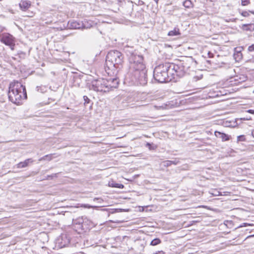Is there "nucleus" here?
Returning <instances> with one entry per match:
<instances>
[{
	"instance_id": "6e6552de",
	"label": "nucleus",
	"mask_w": 254,
	"mask_h": 254,
	"mask_svg": "<svg viewBox=\"0 0 254 254\" xmlns=\"http://www.w3.org/2000/svg\"><path fill=\"white\" fill-rule=\"evenodd\" d=\"M0 41L5 45L8 46L11 45L12 43L14 41V38L8 33H4L0 34Z\"/></svg>"
},
{
	"instance_id": "4be33fe9",
	"label": "nucleus",
	"mask_w": 254,
	"mask_h": 254,
	"mask_svg": "<svg viewBox=\"0 0 254 254\" xmlns=\"http://www.w3.org/2000/svg\"><path fill=\"white\" fill-rule=\"evenodd\" d=\"M71 27L73 29H80L83 27V24H81L76 21H73L71 23Z\"/></svg>"
},
{
	"instance_id": "f3484780",
	"label": "nucleus",
	"mask_w": 254,
	"mask_h": 254,
	"mask_svg": "<svg viewBox=\"0 0 254 254\" xmlns=\"http://www.w3.org/2000/svg\"><path fill=\"white\" fill-rule=\"evenodd\" d=\"M237 48L235 49V53L233 57L235 61L237 62H240L243 58V55L241 51H237Z\"/></svg>"
},
{
	"instance_id": "de8ad7c7",
	"label": "nucleus",
	"mask_w": 254,
	"mask_h": 254,
	"mask_svg": "<svg viewBox=\"0 0 254 254\" xmlns=\"http://www.w3.org/2000/svg\"><path fill=\"white\" fill-rule=\"evenodd\" d=\"M40 88V87H39V86H37V90H38V91H39V88Z\"/></svg>"
},
{
	"instance_id": "58836bf2",
	"label": "nucleus",
	"mask_w": 254,
	"mask_h": 254,
	"mask_svg": "<svg viewBox=\"0 0 254 254\" xmlns=\"http://www.w3.org/2000/svg\"><path fill=\"white\" fill-rule=\"evenodd\" d=\"M248 113L254 114V110L250 109L247 111Z\"/></svg>"
},
{
	"instance_id": "2eb2a0df",
	"label": "nucleus",
	"mask_w": 254,
	"mask_h": 254,
	"mask_svg": "<svg viewBox=\"0 0 254 254\" xmlns=\"http://www.w3.org/2000/svg\"><path fill=\"white\" fill-rule=\"evenodd\" d=\"M31 5V2L28 0H21L19 3L20 9L23 11L27 10Z\"/></svg>"
},
{
	"instance_id": "6ab92c4d",
	"label": "nucleus",
	"mask_w": 254,
	"mask_h": 254,
	"mask_svg": "<svg viewBox=\"0 0 254 254\" xmlns=\"http://www.w3.org/2000/svg\"><path fill=\"white\" fill-rule=\"evenodd\" d=\"M135 245L137 247V249L139 251H143L145 247L143 242L141 241H138L135 242Z\"/></svg>"
},
{
	"instance_id": "2f4dec72",
	"label": "nucleus",
	"mask_w": 254,
	"mask_h": 254,
	"mask_svg": "<svg viewBox=\"0 0 254 254\" xmlns=\"http://www.w3.org/2000/svg\"><path fill=\"white\" fill-rule=\"evenodd\" d=\"M249 13H250L249 11H244L242 12L241 15L244 17H248L250 15Z\"/></svg>"
},
{
	"instance_id": "f8f14e48",
	"label": "nucleus",
	"mask_w": 254,
	"mask_h": 254,
	"mask_svg": "<svg viewBox=\"0 0 254 254\" xmlns=\"http://www.w3.org/2000/svg\"><path fill=\"white\" fill-rule=\"evenodd\" d=\"M57 243L60 247L63 248L66 247L70 243V241L66 235H62L58 239Z\"/></svg>"
},
{
	"instance_id": "7ed1b4c3",
	"label": "nucleus",
	"mask_w": 254,
	"mask_h": 254,
	"mask_svg": "<svg viewBox=\"0 0 254 254\" xmlns=\"http://www.w3.org/2000/svg\"><path fill=\"white\" fill-rule=\"evenodd\" d=\"M8 97L9 101L15 104H19L21 101L27 99L26 87L18 81L10 83Z\"/></svg>"
},
{
	"instance_id": "ddd939ff",
	"label": "nucleus",
	"mask_w": 254,
	"mask_h": 254,
	"mask_svg": "<svg viewBox=\"0 0 254 254\" xmlns=\"http://www.w3.org/2000/svg\"><path fill=\"white\" fill-rule=\"evenodd\" d=\"M72 84L73 86L79 87L81 83V75L76 73L72 76Z\"/></svg>"
},
{
	"instance_id": "9b49d317",
	"label": "nucleus",
	"mask_w": 254,
	"mask_h": 254,
	"mask_svg": "<svg viewBox=\"0 0 254 254\" xmlns=\"http://www.w3.org/2000/svg\"><path fill=\"white\" fill-rule=\"evenodd\" d=\"M84 218L83 217H81L72 220V224L76 229V231H78V233L81 232V226H82Z\"/></svg>"
},
{
	"instance_id": "c03bdc74",
	"label": "nucleus",
	"mask_w": 254,
	"mask_h": 254,
	"mask_svg": "<svg viewBox=\"0 0 254 254\" xmlns=\"http://www.w3.org/2000/svg\"><path fill=\"white\" fill-rule=\"evenodd\" d=\"M245 78H246V77L244 76L243 77V79L242 80L239 81V82H241L244 81L245 80Z\"/></svg>"
},
{
	"instance_id": "4468645a",
	"label": "nucleus",
	"mask_w": 254,
	"mask_h": 254,
	"mask_svg": "<svg viewBox=\"0 0 254 254\" xmlns=\"http://www.w3.org/2000/svg\"><path fill=\"white\" fill-rule=\"evenodd\" d=\"M215 136L218 138H220L222 141H228L230 140V137L226 133L221 132L218 131H215L214 132Z\"/></svg>"
},
{
	"instance_id": "9d476101",
	"label": "nucleus",
	"mask_w": 254,
	"mask_h": 254,
	"mask_svg": "<svg viewBox=\"0 0 254 254\" xmlns=\"http://www.w3.org/2000/svg\"><path fill=\"white\" fill-rule=\"evenodd\" d=\"M94 226V223L89 219L87 218L86 217L84 218L83 222L82 224V232H86L87 231H89L90 229H91L92 228H93Z\"/></svg>"
},
{
	"instance_id": "ea45409f",
	"label": "nucleus",
	"mask_w": 254,
	"mask_h": 254,
	"mask_svg": "<svg viewBox=\"0 0 254 254\" xmlns=\"http://www.w3.org/2000/svg\"><path fill=\"white\" fill-rule=\"evenodd\" d=\"M248 225H249V224L245 223L243 224V225H241L239 227L240 228V227H242L243 226L246 227V226H247Z\"/></svg>"
},
{
	"instance_id": "c85d7f7f",
	"label": "nucleus",
	"mask_w": 254,
	"mask_h": 254,
	"mask_svg": "<svg viewBox=\"0 0 254 254\" xmlns=\"http://www.w3.org/2000/svg\"><path fill=\"white\" fill-rule=\"evenodd\" d=\"M83 99L84 100V104L87 105V104H89L91 102V100L88 98L86 96H83Z\"/></svg>"
},
{
	"instance_id": "a878e982",
	"label": "nucleus",
	"mask_w": 254,
	"mask_h": 254,
	"mask_svg": "<svg viewBox=\"0 0 254 254\" xmlns=\"http://www.w3.org/2000/svg\"><path fill=\"white\" fill-rule=\"evenodd\" d=\"M252 118L251 117H246L244 118H237L236 119V125H238V124H241V122L238 123V121H248V120H251Z\"/></svg>"
},
{
	"instance_id": "cd10ccee",
	"label": "nucleus",
	"mask_w": 254,
	"mask_h": 254,
	"mask_svg": "<svg viewBox=\"0 0 254 254\" xmlns=\"http://www.w3.org/2000/svg\"><path fill=\"white\" fill-rule=\"evenodd\" d=\"M58 173H55V174H53L51 175H48L47 176L46 179L47 180H52L54 178H57V177H58Z\"/></svg>"
},
{
	"instance_id": "423d86ee",
	"label": "nucleus",
	"mask_w": 254,
	"mask_h": 254,
	"mask_svg": "<svg viewBox=\"0 0 254 254\" xmlns=\"http://www.w3.org/2000/svg\"><path fill=\"white\" fill-rule=\"evenodd\" d=\"M90 89L96 91L108 92L106 87V79L104 78H99L92 81Z\"/></svg>"
},
{
	"instance_id": "7c9ffc66",
	"label": "nucleus",
	"mask_w": 254,
	"mask_h": 254,
	"mask_svg": "<svg viewBox=\"0 0 254 254\" xmlns=\"http://www.w3.org/2000/svg\"><path fill=\"white\" fill-rule=\"evenodd\" d=\"M250 0H241L242 5L244 6L247 5L250 3Z\"/></svg>"
},
{
	"instance_id": "39448f33",
	"label": "nucleus",
	"mask_w": 254,
	"mask_h": 254,
	"mask_svg": "<svg viewBox=\"0 0 254 254\" xmlns=\"http://www.w3.org/2000/svg\"><path fill=\"white\" fill-rule=\"evenodd\" d=\"M186 73L180 63L177 64L170 63V80L171 81H177L179 78L184 76Z\"/></svg>"
},
{
	"instance_id": "1a4fd4ad",
	"label": "nucleus",
	"mask_w": 254,
	"mask_h": 254,
	"mask_svg": "<svg viewBox=\"0 0 254 254\" xmlns=\"http://www.w3.org/2000/svg\"><path fill=\"white\" fill-rule=\"evenodd\" d=\"M196 62L192 58H187L185 61H183L180 64L187 73L190 68L195 65Z\"/></svg>"
},
{
	"instance_id": "bb28decb",
	"label": "nucleus",
	"mask_w": 254,
	"mask_h": 254,
	"mask_svg": "<svg viewBox=\"0 0 254 254\" xmlns=\"http://www.w3.org/2000/svg\"><path fill=\"white\" fill-rule=\"evenodd\" d=\"M162 164L164 167H169L171 165V160H166L162 162Z\"/></svg>"
},
{
	"instance_id": "e433bc0d",
	"label": "nucleus",
	"mask_w": 254,
	"mask_h": 254,
	"mask_svg": "<svg viewBox=\"0 0 254 254\" xmlns=\"http://www.w3.org/2000/svg\"><path fill=\"white\" fill-rule=\"evenodd\" d=\"M165 252L163 251L156 252L154 254H165Z\"/></svg>"
},
{
	"instance_id": "09e8293b",
	"label": "nucleus",
	"mask_w": 254,
	"mask_h": 254,
	"mask_svg": "<svg viewBox=\"0 0 254 254\" xmlns=\"http://www.w3.org/2000/svg\"><path fill=\"white\" fill-rule=\"evenodd\" d=\"M206 62H207V63H208L209 64H210V62H211L210 61H207Z\"/></svg>"
},
{
	"instance_id": "37998d69",
	"label": "nucleus",
	"mask_w": 254,
	"mask_h": 254,
	"mask_svg": "<svg viewBox=\"0 0 254 254\" xmlns=\"http://www.w3.org/2000/svg\"><path fill=\"white\" fill-rule=\"evenodd\" d=\"M249 61L252 63H254V57L252 59H250Z\"/></svg>"
},
{
	"instance_id": "aec40b11",
	"label": "nucleus",
	"mask_w": 254,
	"mask_h": 254,
	"mask_svg": "<svg viewBox=\"0 0 254 254\" xmlns=\"http://www.w3.org/2000/svg\"><path fill=\"white\" fill-rule=\"evenodd\" d=\"M168 35L170 36H178L180 35L179 29L175 28L173 30L169 32Z\"/></svg>"
},
{
	"instance_id": "4c0bfd02",
	"label": "nucleus",
	"mask_w": 254,
	"mask_h": 254,
	"mask_svg": "<svg viewBox=\"0 0 254 254\" xmlns=\"http://www.w3.org/2000/svg\"><path fill=\"white\" fill-rule=\"evenodd\" d=\"M179 161H177L176 160H174V161H171V165L172 164L177 165L179 163Z\"/></svg>"
},
{
	"instance_id": "f704fd0d",
	"label": "nucleus",
	"mask_w": 254,
	"mask_h": 254,
	"mask_svg": "<svg viewBox=\"0 0 254 254\" xmlns=\"http://www.w3.org/2000/svg\"><path fill=\"white\" fill-rule=\"evenodd\" d=\"M8 46H9V47L10 48V49L12 50H13L14 49V47H15L14 41L12 43L11 45H9Z\"/></svg>"
},
{
	"instance_id": "79ce46f5",
	"label": "nucleus",
	"mask_w": 254,
	"mask_h": 254,
	"mask_svg": "<svg viewBox=\"0 0 254 254\" xmlns=\"http://www.w3.org/2000/svg\"><path fill=\"white\" fill-rule=\"evenodd\" d=\"M219 193H220V192L216 191V192H215V193H212V194H213V195H214L217 196V195H219Z\"/></svg>"
},
{
	"instance_id": "a211bd4d",
	"label": "nucleus",
	"mask_w": 254,
	"mask_h": 254,
	"mask_svg": "<svg viewBox=\"0 0 254 254\" xmlns=\"http://www.w3.org/2000/svg\"><path fill=\"white\" fill-rule=\"evenodd\" d=\"M242 29L246 31H253L254 30V24L250 23V24H244L242 25Z\"/></svg>"
},
{
	"instance_id": "f257e3e1",
	"label": "nucleus",
	"mask_w": 254,
	"mask_h": 254,
	"mask_svg": "<svg viewBox=\"0 0 254 254\" xmlns=\"http://www.w3.org/2000/svg\"><path fill=\"white\" fill-rule=\"evenodd\" d=\"M128 60V70L126 78L134 84L145 85L147 83V70L143 55L132 47L124 49Z\"/></svg>"
},
{
	"instance_id": "5701e85b",
	"label": "nucleus",
	"mask_w": 254,
	"mask_h": 254,
	"mask_svg": "<svg viewBox=\"0 0 254 254\" xmlns=\"http://www.w3.org/2000/svg\"><path fill=\"white\" fill-rule=\"evenodd\" d=\"M161 243V240L159 238H155L151 241L150 245L152 246H156Z\"/></svg>"
},
{
	"instance_id": "dca6fc26",
	"label": "nucleus",
	"mask_w": 254,
	"mask_h": 254,
	"mask_svg": "<svg viewBox=\"0 0 254 254\" xmlns=\"http://www.w3.org/2000/svg\"><path fill=\"white\" fill-rule=\"evenodd\" d=\"M33 161L31 158L26 159L24 161L20 162L19 163H18L17 164V167L18 168H23L26 167L27 166H28L29 163H32Z\"/></svg>"
},
{
	"instance_id": "72a5a7b5",
	"label": "nucleus",
	"mask_w": 254,
	"mask_h": 254,
	"mask_svg": "<svg viewBox=\"0 0 254 254\" xmlns=\"http://www.w3.org/2000/svg\"><path fill=\"white\" fill-rule=\"evenodd\" d=\"M248 51L249 52H254V44H252V45L248 47Z\"/></svg>"
},
{
	"instance_id": "8fccbe9b",
	"label": "nucleus",
	"mask_w": 254,
	"mask_h": 254,
	"mask_svg": "<svg viewBox=\"0 0 254 254\" xmlns=\"http://www.w3.org/2000/svg\"><path fill=\"white\" fill-rule=\"evenodd\" d=\"M158 0H154V1H155L156 2H157Z\"/></svg>"
},
{
	"instance_id": "412c9836",
	"label": "nucleus",
	"mask_w": 254,
	"mask_h": 254,
	"mask_svg": "<svg viewBox=\"0 0 254 254\" xmlns=\"http://www.w3.org/2000/svg\"><path fill=\"white\" fill-rule=\"evenodd\" d=\"M183 5L187 8L193 7V3L190 0H186L183 2Z\"/></svg>"
},
{
	"instance_id": "473e14b6",
	"label": "nucleus",
	"mask_w": 254,
	"mask_h": 254,
	"mask_svg": "<svg viewBox=\"0 0 254 254\" xmlns=\"http://www.w3.org/2000/svg\"><path fill=\"white\" fill-rule=\"evenodd\" d=\"M146 146L148 147L150 150H153L154 149V147L152 146V144L149 142H147L146 144Z\"/></svg>"
},
{
	"instance_id": "a18cd8bd",
	"label": "nucleus",
	"mask_w": 254,
	"mask_h": 254,
	"mask_svg": "<svg viewBox=\"0 0 254 254\" xmlns=\"http://www.w3.org/2000/svg\"><path fill=\"white\" fill-rule=\"evenodd\" d=\"M252 135L254 137V130L252 131Z\"/></svg>"
},
{
	"instance_id": "c756f323",
	"label": "nucleus",
	"mask_w": 254,
	"mask_h": 254,
	"mask_svg": "<svg viewBox=\"0 0 254 254\" xmlns=\"http://www.w3.org/2000/svg\"><path fill=\"white\" fill-rule=\"evenodd\" d=\"M245 140V136L244 135H241L237 137L238 141H244Z\"/></svg>"
},
{
	"instance_id": "20e7f679",
	"label": "nucleus",
	"mask_w": 254,
	"mask_h": 254,
	"mask_svg": "<svg viewBox=\"0 0 254 254\" xmlns=\"http://www.w3.org/2000/svg\"><path fill=\"white\" fill-rule=\"evenodd\" d=\"M153 78L159 83L171 81L170 75V63L160 64L154 69Z\"/></svg>"
},
{
	"instance_id": "b1692460",
	"label": "nucleus",
	"mask_w": 254,
	"mask_h": 254,
	"mask_svg": "<svg viewBox=\"0 0 254 254\" xmlns=\"http://www.w3.org/2000/svg\"><path fill=\"white\" fill-rule=\"evenodd\" d=\"M109 186L113 188H116L119 189H123L124 188V186L121 184H118L116 183H109Z\"/></svg>"
},
{
	"instance_id": "49530a36",
	"label": "nucleus",
	"mask_w": 254,
	"mask_h": 254,
	"mask_svg": "<svg viewBox=\"0 0 254 254\" xmlns=\"http://www.w3.org/2000/svg\"><path fill=\"white\" fill-rule=\"evenodd\" d=\"M250 12L254 14V11H249Z\"/></svg>"
},
{
	"instance_id": "3c124183",
	"label": "nucleus",
	"mask_w": 254,
	"mask_h": 254,
	"mask_svg": "<svg viewBox=\"0 0 254 254\" xmlns=\"http://www.w3.org/2000/svg\"><path fill=\"white\" fill-rule=\"evenodd\" d=\"M235 80L236 81H238V79L237 78H235Z\"/></svg>"
},
{
	"instance_id": "393cba45",
	"label": "nucleus",
	"mask_w": 254,
	"mask_h": 254,
	"mask_svg": "<svg viewBox=\"0 0 254 254\" xmlns=\"http://www.w3.org/2000/svg\"><path fill=\"white\" fill-rule=\"evenodd\" d=\"M52 155L53 154H52L46 155L44 156L43 157L40 158L39 159V161H41L43 160L51 161L52 159Z\"/></svg>"
},
{
	"instance_id": "0eeeda50",
	"label": "nucleus",
	"mask_w": 254,
	"mask_h": 254,
	"mask_svg": "<svg viewBox=\"0 0 254 254\" xmlns=\"http://www.w3.org/2000/svg\"><path fill=\"white\" fill-rule=\"evenodd\" d=\"M111 75L115 76V77H109L106 79V87L108 89V92L113 88H116L118 87L119 83V80L117 75H113V72H111Z\"/></svg>"
},
{
	"instance_id": "f03ea898",
	"label": "nucleus",
	"mask_w": 254,
	"mask_h": 254,
	"mask_svg": "<svg viewBox=\"0 0 254 254\" xmlns=\"http://www.w3.org/2000/svg\"><path fill=\"white\" fill-rule=\"evenodd\" d=\"M124 59V56L120 52L117 50L110 51L106 60L105 70L107 73L111 74V72H113V75H118L122 67Z\"/></svg>"
},
{
	"instance_id": "c9c22d12",
	"label": "nucleus",
	"mask_w": 254,
	"mask_h": 254,
	"mask_svg": "<svg viewBox=\"0 0 254 254\" xmlns=\"http://www.w3.org/2000/svg\"><path fill=\"white\" fill-rule=\"evenodd\" d=\"M207 55L209 58H212L214 57V54L210 52H208Z\"/></svg>"
},
{
	"instance_id": "a19ab883",
	"label": "nucleus",
	"mask_w": 254,
	"mask_h": 254,
	"mask_svg": "<svg viewBox=\"0 0 254 254\" xmlns=\"http://www.w3.org/2000/svg\"><path fill=\"white\" fill-rule=\"evenodd\" d=\"M219 193H220V192L216 191V192H215V193H212V194H213V195H214L217 196V195H219Z\"/></svg>"
}]
</instances>
